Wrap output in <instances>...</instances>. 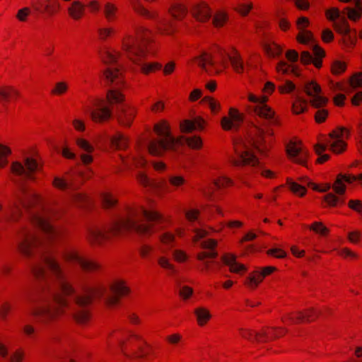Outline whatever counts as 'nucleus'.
<instances>
[{
	"label": "nucleus",
	"instance_id": "2",
	"mask_svg": "<svg viewBox=\"0 0 362 362\" xmlns=\"http://www.w3.org/2000/svg\"><path fill=\"white\" fill-rule=\"evenodd\" d=\"M272 136V129L264 131L263 129L253 126L250 129V139L246 144L242 139H237L233 143L234 154L230 157V162L235 167L245 165L255 166L258 164V159L250 151L252 146L259 155L267 156L271 148V141L266 140L265 136Z\"/></svg>",
	"mask_w": 362,
	"mask_h": 362
},
{
	"label": "nucleus",
	"instance_id": "13",
	"mask_svg": "<svg viewBox=\"0 0 362 362\" xmlns=\"http://www.w3.org/2000/svg\"><path fill=\"white\" fill-rule=\"evenodd\" d=\"M42 165L37 158L33 157H26L24 159L23 164L16 161L11 164V171L17 175H23L27 178L34 180V174L40 170Z\"/></svg>",
	"mask_w": 362,
	"mask_h": 362
},
{
	"label": "nucleus",
	"instance_id": "11",
	"mask_svg": "<svg viewBox=\"0 0 362 362\" xmlns=\"http://www.w3.org/2000/svg\"><path fill=\"white\" fill-rule=\"evenodd\" d=\"M105 79L117 89H110L106 94V102L111 107L112 104L119 103L124 100V95L117 89L122 88L124 85V80L122 72L118 69L108 68L104 71Z\"/></svg>",
	"mask_w": 362,
	"mask_h": 362
},
{
	"label": "nucleus",
	"instance_id": "53",
	"mask_svg": "<svg viewBox=\"0 0 362 362\" xmlns=\"http://www.w3.org/2000/svg\"><path fill=\"white\" fill-rule=\"evenodd\" d=\"M118 8L114 4L107 3L104 7V16L108 22H113L117 18Z\"/></svg>",
	"mask_w": 362,
	"mask_h": 362
},
{
	"label": "nucleus",
	"instance_id": "28",
	"mask_svg": "<svg viewBox=\"0 0 362 362\" xmlns=\"http://www.w3.org/2000/svg\"><path fill=\"white\" fill-rule=\"evenodd\" d=\"M255 114L261 118L269 120L272 124L279 126L280 121L277 117H274V111L267 105L261 103L255 110Z\"/></svg>",
	"mask_w": 362,
	"mask_h": 362
},
{
	"label": "nucleus",
	"instance_id": "47",
	"mask_svg": "<svg viewBox=\"0 0 362 362\" xmlns=\"http://www.w3.org/2000/svg\"><path fill=\"white\" fill-rule=\"evenodd\" d=\"M304 323L311 322L316 320L321 315V310L311 307L303 310H301Z\"/></svg>",
	"mask_w": 362,
	"mask_h": 362
},
{
	"label": "nucleus",
	"instance_id": "12",
	"mask_svg": "<svg viewBox=\"0 0 362 362\" xmlns=\"http://www.w3.org/2000/svg\"><path fill=\"white\" fill-rule=\"evenodd\" d=\"M43 262L55 276L63 294L68 296L74 294L75 289L72 284L66 280L64 273L57 259L52 255H47L43 257Z\"/></svg>",
	"mask_w": 362,
	"mask_h": 362
},
{
	"label": "nucleus",
	"instance_id": "21",
	"mask_svg": "<svg viewBox=\"0 0 362 362\" xmlns=\"http://www.w3.org/2000/svg\"><path fill=\"white\" fill-rule=\"evenodd\" d=\"M21 97V91L14 86L0 85V103L8 104L17 101Z\"/></svg>",
	"mask_w": 362,
	"mask_h": 362
},
{
	"label": "nucleus",
	"instance_id": "41",
	"mask_svg": "<svg viewBox=\"0 0 362 362\" xmlns=\"http://www.w3.org/2000/svg\"><path fill=\"white\" fill-rule=\"evenodd\" d=\"M263 275L259 271H254L249 274L245 281V285L250 289H255L263 281Z\"/></svg>",
	"mask_w": 362,
	"mask_h": 362
},
{
	"label": "nucleus",
	"instance_id": "23",
	"mask_svg": "<svg viewBox=\"0 0 362 362\" xmlns=\"http://www.w3.org/2000/svg\"><path fill=\"white\" fill-rule=\"evenodd\" d=\"M193 18L200 23L207 22L211 17V10L206 2H199L193 6L191 10Z\"/></svg>",
	"mask_w": 362,
	"mask_h": 362
},
{
	"label": "nucleus",
	"instance_id": "19",
	"mask_svg": "<svg viewBox=\"0 0 362 362\" xmlns=\"http://www.w3.org/2000/svg\"><path fill=\"white\" fill-rule=\"evenodd\" d=\"M286 333L284 328L264 327L255 334V341L267 342L284 336Z\"/></svg>",
	"mask_w": 362,
	"mask_h": 362
},
{
	"label": "nucleus",
	"instance_id": "1",
	"mask_svg": "<svg viewBox=\"0 0 362 362\" xmlns=\"http://www.w3.org/2000/svg\"><path fill=\"white\" fill-rule=\"evenodd\" d=\"M162 218L158 211L146 210L141 206H129L125 216L113 221L108 230L98 227L92 228V244L101 245L111 237H119L126 233L149 238L157 232L156 222Z\"/></svg>",
	"mask_w": 362,
	"mask_h": 362
},
{
	"label": "nucleus",
	"instance_id": "36",
	"mask_svg": "<svg viewBox=\"0 0 362 362\" xmlns=\"http://www.w3.org/2000/svg\"><path fill=\"white\" fill-rule=\"evenodd\" d=\"M128 145V138L121 132H117L111 139V146L116 150H125Z\"/></svg>",
	"mask_w": 362,
	"mask_h": 362
},
{
	"label": "nucleus",
	"instance_id": "4",
	"mask_svg": "<svg viewBox=\"0 0 362 362\" xmlns=\"http://www.w3.org/2000/svg\"><path fill=\"white\" fill-rule=\"evenodd\" d=\"M157 137L151 139L148 145L149 153L153 156H162L167 151L173 149L176 144H180L182 137L175 138L170 131V124L163 119L154 125Z\"/></svg>",
	"mask_w": 362,
	"mask_h": 362
},
{
	"label": "nucleus",
	"instance_id": "54",
	"mask_svg": "<svg viewBox=\"0 0 362 362\" xmlns=\"http://www.w3.org/2000/svg\"><path fill=\"white\" fill-rule=\"evenodd\" d=\"M154 252V247L148 243H142L138 248V254L142 259H149Z\"/></svg>",
	"mask_w": 362,
	"mask_h": 362
},
{
	"label": "nucleus",
	"instance_id": "51",
	"mask_svg": "<svg viewBox=\"0 0 362 362\" xmlns=\"http://www.w3.org/2000/svg\"><path fill=\"white\" fill-rule=\"evenodd\" d=\"M326 142L329 146V150L337 154L343 153L346 148V143L342 139L326 140Z\"/></svg>",
	"mask_w": 362,
	"mask_h": 362
},
{
	"label": "nucleus",
	"instance_id": "3",
	"mask_svg": "<svg viewBox=\"0 0 362 362\" xmlns=\"http://www.w3.org/2000/svg\"><path fill=\"white\" fill-rule=\"evenodd\" d=\"M152 41V31L146 27L140 26L136 30V37L127 35L122 39V48L133 63L139 64L146 56L147 46Z\"/></svg>",
	"mask_w": 362,
	"mask_h": 362
},
{
	"label": "nucleus",
	"instance_id": "57",
	"mask_svg": "<svg viewBox=\"0 0 362 362\" xmlns=\"http://www.w3.org/2000/svg\"><path fill=\"white\" fill-rule=\"evenodd\" d=\"M343 179L342 174H339L332 185L334 192L339 196L343 195L346 190V186Z\"/></svg>",
	"mask_w": 362,
	"mask_h": 362
},
{
	"label": "nucleus",
	"instance_id": "34",
	"mask_svg": "<svg viewBox=\"0 0 362 362\" xmlns=\"http://www.w3.org/2000/svg\"><path fill=\"white\" fill-rule=\"evenodd\" d=\"M170 187L165 185V182H160L161 187H163L166 192H171L177 189L186 183L185 179L180 175L170 176L168 179Z\"/></svg>",
	"mask_w": 362,
	"mask_h": 362
},
{
	"label": "nucleus",
	"instance_id": "35",
	"mask_svg": "<svg viewBox=\"0 0 362 362\" xmlns=\"http://www.w3.org/2000/svg\"><path fill=\"white\" fill-rule=\"evenodd\" d=\"M136 180L137 182L144 187L149 188H161L159 183H156L153 179H151L146 173L143 171H139L136 175Z\"/></svg>",
	"mask_w": 362,
	"mask_h": 362
},
{
	"label": "nucleus",
	"instance_id": "25",
	"mask_svg": "<svg viewBox=\"0 0 362 362\" xmlns=\"http://www.w3.org/2000/svg\"><path fill=\"white\" fill-rule=\"evenodd\" d=\"M86 6L81 1H74L67 7L68 16L74 21H79L86 16Z\"/></svg>",
	"mask_w": 362,
	"mask_h": 362
},
{
	"label": "nucleus",
	"instance_id": "64",
	"mask_svg": "<svg viewBox=\"0 0 362 362\" xmlns=\"http://www.w3.org/2000/svg\"><path fill=\"white\" fill-rule=\"evenodd\" d=\"M25 357V350L23 348H18L10 354L8 362H23Z\"/></svg>",
	"mask_w": 362,
	"mask_h": 362
},
{
	"label": "nucleus",
	"instance_id": "6",
	"mask_svg": "<svg viewBox=\"0 0 362 362\" xmlns=\"http://www.w3.org/2000/svg\"><path fill=\"white\" fill-rule=\"evenodd\" d=\"M117 343L121 354L128 359L142 358L147 355L148 344L141 335L133 331L118 339Z\"/></svg>",
	"mask_w": 362,
	"mask_h": 362
},
{
	"label": "nucleus",
	"instance_id": "63",
	"mask_svg": "<svg viewBox=\"0 0 362 362\" xmlns=\"http://www.w3.org/2000/svg\"><path fill=\"white\" fill-rule=\"evenodd\" d=\"M228 14L223 11H217L213 18V24L215 27H223L228 21Z\"/></svg>",
	"mask_w": 362,
	"mask_h": 362
},
{
	"label": "nucleus",
	"instance_id": "29",
	"mask_svg": "<svg viewBox=\"0 0 362 362\" xmlns=\"http://www.w3.org/2000/svg\"><path fill=\"white\" fill-rule=\"evenodd\" d=\"M34 225L40 227L49 238H55L58 233L57 230L50 224L49 221L41 216H36L32 221Z\"/></svg>",
	"mask_w": 362,
	"mask_h": 362
},
{
	"label": "nucleus",
	"instance_id": "27",
	"mask_svg": "<svg viewBox=\"0 0 362 362\" xmlns=\"http://www.w3.org/2000/svg\"><path fill=\"white\" fill-rule=\"evenodd\" d=\"M168 13L173 19L182 21L187 16L188 9L187 6L182 2H173L169 6Z\"/></svg>",
	"mask_w": 362,
	"mask_h": 362
},
{
	"label": "nucleus",
	"instance_id": "38",
	"mask_svg": "<svg viewBox=\"0 0 362 362\" xmlns=\"http://www.w3.org/2000/svg\"><path fill=\"white\" fill-rule=\"evenodd\" d=\"M263 49L269 57L272 58L280 57L283 52L282 47L274 42L264 43Z\"/></svg>",
	"mask_w": 362,
	"mask_h": 362
},
{
	"label": "nucleus",
	"instance_id": "44",
	"mask_svg": "<svg viewBox=\"0 0 362 362\" xmlns=\"http://www.w3.org/2000/svg\"><path fill=\"white\" fill-rule=\"evenodd\" d=\"M286 185L293 194L299 197H303L307 193V189L305 186L293 181L291 178H287Z\"/></svg>",
	"mask_w": 362,
	"mask_h": 362
},
{
	"label": "nucleus",
	"instance_id": "8",
	"mask_svg": "<svg viewBox=\"0 0 362 362\" xmlns=\"http://www.w3.org/2000/svg\"><path fill=\"white\" fill-rule=\"evenodd\" d=\"M53 300L57 305L48 303L37 305L31 310V315L45 322H52L64 315V308L68 305L66 298L59 293L53 295Z\"/></svg>",
	"mask_w": 362,
	"mask_h": 362
},
{
	"label": "nucleus",
	"instance_id": "55",
	"mask_svg": "<svg viewBox=\"0 0 362 362\" xmlns=\"http://www.w3.org/2000/svg\"><path fill=\"white\" fill-rule=\"evenodd\" d=\"M309 229L316 234L326 237L329 233V229L321 221H315L308 226Z\"/></svg>",
	"mask_w": 362,
	"mask_h": 362
},
{
	"label": "nucleus",
	"instance_id": "59",
	"mask_svg": "<svg viewBox=\"0 0 362 362\" xmlns=\"http://www.w3.org/2000/svg\"><path fill=\"white\" fill-rule=\"evenodd\" d=\"M202 103L207 104L212 113L216 114L221 109L220 103L213 97L205 96L202 100Z\"/></svg>",
	"mask_w": 362,
	"mask_h": 362
},
{
	"label": "nucleus",
	"instance_id": "5",
	"mask_svg": "<svg viewBox=\"0 0 362 362\" xmlns=\"http://www.w3.org/2000/svg\"><path fill=\"white\" fill-rule=\"evenodd\" d=\"M134 12L146 20L156 21V28L163 35H173L176 32V25L173 20L163 18L158 20L159 12L155 8H148L140 0H129Z\"/></svg>",
	"mask_w": 362,
	"mask_h": 362
},
{
	"label": "nucleus",
	"instance_id": "61",
	"mask_svg": "<svg viewBox=\"0 0 362 362\" xmlns=\"http://www.w3.org/2000/svg\"><path fill=\"white\" fill-rule=\"evenodd\" d=\"M341 42L347 49H352L356 42V33H351V31L346 34H342Z\"/></svg>",
	"mask_w": 362,
	"mask_h": 362
},
{
	"label": "nucleus",
	"instance_id": "22",
	"mask_svg": "<svg viewBox=\"0 0 362 362\" xmlns=\"http://www.w3.org/2000/svg\"><path fill=\"white\" fill-rule=\"evenodd\" d=\"M194 62L202 69L209 74H220L222 70L216 67V64L210 53L203 52L201 55L194 58Z\"/></svg>",
	"mask_w": 362,
	"mask_h": 362
},
{
	"label": "nucleus",
	"instance_id": "31",
	"mask_svg": "<svg viewBox=\"0 0 362 362\" xmlns=\"http://www.w3.org/2000/svg\"><path fill=\"white\" fill-rule=\"evenodd\" d=\"M204 120L200 117L193 120L185 119L180 122V128L182 133H189L195 129L204 128Z\"/></svg>",
	"mask_w": 362,
	"mask_h": 362
},
{
	"label": "nucleus",
	"instance_id": "58",
	"mask_svg": "<svg viewBox=\"0 0 362 362\" xmlns=\"http://www.w3.org/2000/svg\"><path fill=\"white\" fill-rule=\"evenodd\" d=\"M181 143L185 140L187 146L194 150H199L202 148L203 143L200 136H194L189 137L182 136Z\"/></svg>",
	"mask_w": 362,
	"mask_h": 362
},
{
	"label": "nucleus",
	"instance_id": "46",
	"mask_svg": "<svg viewBox=\"0 0 362 362\" xmlns=\"http://www.w3.org/2000/svg\"><path fill=\"white\" fill-rule=\"evenodd\" d=\"M332 26L334 30L340 35L351 31L349 23L345 16H341L338 21L334 22Z\"/></svg>",
	"mask_w": 362,
	"mask_h": 362
},
{
	"label": "nucleus",
	"instance_id": "37",
	"mask_svg": "<svg viewBox=\"0 0 362 362\" xmlns=\"http://www.w3.org/2000/svg\"><path fill=\"white\" fill-rule=\"evenodd\" d=\"M100 198L102 207L105 209H114L118 204L117 196L110 192H103Z\"/></svg>",
	"mask_w": 362,
	"mask_h": 362
},
{
	"label": "nucleus",
	"instance_id": "16",
	"mask_svg": "<svg viewBox=\"0 0 362 362\" xmlns=\"http://www.w3.org/2000/svg\"><path fill=\"white\" fill-rule=\"evenodd\" d=\"M286 153L293 162L306 165L309 153L308 150L303 147L300 141H290L286 146Z\"/></svg>",
	"mask_w": 362,
	"mask_h": 362
},
{
	"label": "nucleus",
	"instance_id": "9",
	"mask_svg": "<svg viewBox=\"0 0 362 362\" xmlns=\"http://www.w3.org/2000/svg\"><path fill=\"white\" fill-rule=\"evenodd\" d=\"M108 291L104 304L109 310H116L121 307L122 300L131 295L132 288L125 279L116 277L109 284Z\"/></svg>",
	"mask_w": 362,
	"mask_h": 362
},
{
	"label": "nucleus",
	"instance_id": "50",
	"mask_svg": "<svg viewBox=\"0 0 362 362\" xmlns=\"http://www.w3.org/2000/svg\"><path fill=\"white\" fill-rule=\"evenodd\" d=\"M304 91L308 96L313 98L318 94H321L322 88L315 81H311L305 83Z\"/></svg>",
	"mask_w": 362,
	"mask_h": 362
},
{
	"label": "nucleus",
	"instance_id": "32",
	"mask_svg": "<svg viewBox=\"0 0 362 362\" xmlns=\"http://www.w3.org/2000/svg\"><path fill=\"white\" fill-rule=\"evenodd\" d=\"M64 259L67 262H78L81 267L85 270L88 271L90 267V264L88 261L85 260L83 258L80 257L77 252L74 250H68L66 251L63 254Z\"/></svg>",
	"mask_w": 362,
	"mask_h": 362
},
{
	"label": "nucleus",
	"instance_id": "40",
	"mask_svg": "<svg viewBox=\"0 0 362 362\" xmlns=\"http://www.w3.org/2000/svg\"><path fill=\"white\" fill-rule=\"evenodd\" d=\"M263 275L259 271H254L249 274L245 281V285L250 289H255L263 281Z\"/></svg>",
	"mask_w": 362,
	"mask_h": 362
},
{
	"label": "nucleus",
	"instance_id": "26",
	"mask_svg": "<svg viewBox=\"0 0 362 362\" xmlns=\"http://www.w3.org/2000/svg\"><path fill=\"white\" fill-rule=\"evenodd\" d=\"M76 145L78 149L83 153L81 154L80 158L83 165H88L90 163V143L88 140L83 137L78 136L75 139Z\"/></svg>",
	"mask_w": 362,
	"mask_h": 362
},
{
	"label": "nucleus",
	"instance_id": "15",
	"mask_svg": "<svg viewBox=\"0 0 362 362\" xmlns=\"http://www.w3.org/2000/svg\"><path fill=\"white\" fill-rule=\"evenodd\" d=\"M30 199H32L30 203H25L20 198L11 203L9 205L8 212L6 215L7 221L13 223L18 222L21 217V208L30 207L37 204L40 201L41 197L37 194H32Z\"/></svg>",
	"mask_w": 362,
	"mask_h": 362
},
{
	"label": "nucleus",
	"instance_id": "10",
	"mask_svg": "<svg viewBox=\"0 0 362 362\" xmlns=\"http://www.w3.org/2000/svg\"><path fill=\"white\" fill-rule=\"evenodd\" d=\"M73 317L79 325H86L90 317V290L89 286L82 285L74 298Z\"/></svg>",
	"mask_w": 362,
	"mask_h": 362
},
{
	"label": "nucleus",
	"instance_id": "33",
	"mask_svg": "<svg viewBox=\"0 0 362 362\" xmlns=\"http://www.w3.org/2000/svg\"><path fill=\"white\" fill-rule=\"evenodd\" d=\"M228 59L233 71L237 74H242L244 71V64L240 53L233 49L229 54Z\"/></svg>",
	"mask_w": 362,
	"mask_h": 362
},
{
	"label": "nucleus",
	"instance_id": "20",
	"mask_svg": "<svg viewBox=\"0 0 362 362\" xmlns=\"http://www.w3.org/2000/svg\"><path fill=\"white\" fill-rule=\"evenodd\" d=\"M136 115V109L129 105H123L119 108L117 119L118 123L124 127H130Z\"/></svg>",
	"mask_w": 362,
	"mask_h": 362
},
{
	"label": "nucleus",
	"instance_id": "43",
	"mask_svg": "<svg viewBox=\"0 0 362 362\" xmlns=\"http://www.w3.org/2000/svg\"><path fill=\"white\" fill-rule=\"evenodd\" d=\"M69 86L68 82L59 81L54 83L50 89V95L55 97H60L66 95L69 91Z\"/></svg>",
	"mask_w": 362,
	"mask_h": 362
},
{
	"label": "nucleus",
	"instance_id": "49",
	"mask_svg": "<svg viewBox=\"0 0 362 362\" xmlns=\"http://www.w3.org/2000/svg\"><path fill=\"white\" fill-rule=\"evenodd\" d=\"M313 51L315 56V58H313V65L317 69H320L322 66V59L326 55L325 51L318 45H314Z\"/></svg>",
	"mask_w": 362,
	"mask_h": 362
},
{
	"label": "nucleus",
	"instance_id": "17",
	"mask_svg": "<svg viewBox=\"0 0 362 362\" xmlns=\"http://www.w3.org/2000/svg\"><path fill=\"white\" fill-rule=\"evenodd\" d=\"M243 120V114L240 113L238 109L230 107L228 110V115L222 117L221 126L224 131H236L241 126Z\"/></svg>",
	"mask_w": 362,
	"mask_h": 362
},
{
	"label": "nucleus",
	"instance_id": "39",
	"mask_svg": "<svg viewBox=\"0 0 362 362\" xmlns=\"http://www.w3.org/2000/svg\"><path fill=\"white\" fill-rule=\"evenodd\" d=\"M103 62L105 64H114L119 59L121 54L119 52L112 49H105L100 52Z\"/></svg>",
	"mask_w": 362,
	"mask_h": 362
},
{
	"label": "nucleus",
	"instance_id": "14",
	"mask_svg": "<svg viewBox=\"0 0 362 362\" xmlns=\"http://www.w3.org/2000/svg\"><path fill=\"white\" fill-rule=\"evenodd\" d=\"M31 6L35 11L48 17L57 15L62 10L59 0H33Z\"/></svg>",
	"mask_w": 362,
	"mask_h": 362
},
{
	"label": "nucleus",
	"instance_id": "48",
	"mask_svg": "<svg viewBox=\"0 0 362 362\" xmlns=\"http://www.w3.org/2000/svg\"><path fill=\"white\" fill-rule=\"evenodd\" d=\"M349 137V131L345 127H338L332 131L326 140L335 141L337 139H348Z\"/></svg>",
	"mask_w": 362,
	"mask_h": 362
},
{
	"label": "nucleus",
	"instance_id": "52",
	"mask_svg": "<svg viewBox=\"0 0 362 362\" xmlns=\"http://www.w3.org/2000/svg\"><path fill=\"white\" fill-rule=\"evenodd\" d=\"M143 59L144 58L139 65L141 66V73L145 75L154 73L162 68L161 64L158 62L142 63Z\"/></svg>",
	"mask_w": 362,
	"mask_h": 362
},
{
	"label": "nucleus",
	"instance_id": "7",
	"mask_svg": "<svg viewBox=\"0 0 362 362\" xmlns=\"http://www.w3.org/2000/svg\"><path fill=\"white\" fill-rule=\"evenodd\" d=\"M40 240L31 225L21 227L16 233V251L25 259H32L39 247Z\"/></svg>",
	"mask_w": 362,
	"mask_h": 362
},
{
	"label": "nucleus",
	"instance_id": "24",
	"mask_svg": "<svg viewBox=\"0 0 362 362\" xmlns=\"http://www.w3.org/2000/svg\"><path fill=\"white\" fill-rule=\"evenodd\" d=\"M236 255L232 253H226L221 256L223 263L229 267L231 273L243 274L247 272V267L236 261Z\"/></svg>",
	"mask_w": 362,
	"mask_h": 362
},
{
	"label": "nucleus",
	"instance_id": "56",
	"mask_svg": "<svg viewBox=\"0 0 362 362\" xmlns=\"http://www.w3.org/2000/svg\"><path fill=\"white\" fill-rule=\"evenodd\" d=\"M308 101L301 98L296 97L292 106V110L294 114L299 115L304 112L307 110Z\"/></svg>",
	"mask_w": 362,
	"mask_h": 362
},
{
	"label": "nucleus",
	"instance_id": "45",
	"mask_svg": "<svg viewBox=\"0 0 362 362\" xmlns=\"http://www.w3.org/2000/svg\"><path fill=\"white\" fill-rule=\"evenodd\" d=\"M323 207H337L339 204H343L344 199H341L332 192L326 194L323 197Z\"/></svg>",
	"mask_w": 362,
	"mask_h": 362
},
{
	"label": "nucleus",
	"instance_id": "30",
	"mask_svg": "<svg viewBox=\"0 0 362 362\" xmlns=\"http://www.w3.org/2000/svg\"><path fill=\"white\" fill-rule=\"evenodd\" d=\"M196 322L199 327L206 326L212 318L210 310L204 306H199L194 308L193 312Z\"/></svg>",
	"mask_w": 362,
	"mask_h": 362
},
{
	"label": "nucleus",
	"instance_id": "62",
	"mask_svg": "<svg viewBox=\"0 0 362 362\" xmlns=\"http://www.w3.org/2000/svg\"><path fill=\"white\" fill-rule=\"evenodd\" d=\"M30 272L36 279H42L45 276V269L39 262L33 263L30 267Z\"/></svg>",
	"mask_w": 362,
	"mask_h": 362
},
{
	"label": "nucleus",
	"instance_id": "42",
	"mask_svg": "<svg viewBox=\"0 0 362 362\" xmlns=\"http://www.w3.org/2000/svg\"><path fill=\"white\" fill-rule=\"evenodd\" d=\"M281 320L286 325H297L304 323L301 310L288 313L282 317Z\"/></svg>",
	"mask_w": 362,
	"mask_h": 362
},
{
	"label": "nucleus",
	"instance_id": "60",
	"mask_svg": "<svg viewBox=\"0 0 362 362\" xmlns=\"http://www.w3.org/2000/svg\"><path fill=\"white\" fill-rule=\"evenodd\" d=\"M183 341V336L178 332L168 334L165 337V341L170 346H178Z\"/></svg>",
	"mask_w": 362,
	"mask_h": 362
},
{
	"label": "nucleus",
	"instance_id": "18",
	"mask_svg": "<svg viewBox=\"0 0 362 362\" xmlns=\"http://www.w3.org/2000/svg\"><path fill=\"white\" fill-rule=\"evenodd\" d=\"M92 110V121L97 123L107 122L112 117V107L105 100H96Z\"/></svg>",
	"mask_w": 362,
	"mask_h": 362
}]
</instances>
